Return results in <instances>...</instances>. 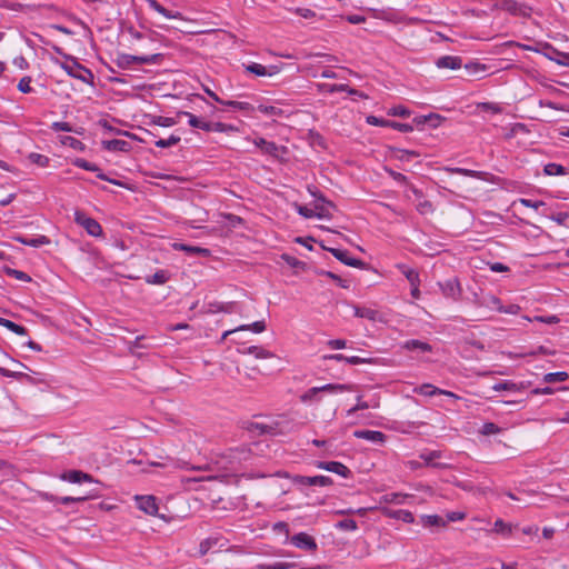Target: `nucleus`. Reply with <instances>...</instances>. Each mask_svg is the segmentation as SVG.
<instances>
[{"label":"nucleus","instance_id":"obj_44","mask_svg":"<svg viewBox=\"0 0 569 569\" xmlns=\"http://www.w3.org/2000/svg\"><path fill=\"white\" fill-rule=\"evenodd\" d=\"M167 280H168V276H167V272L163 270H159L156 273H153L152 276L147 278V282L151 283V284H163L164 282H167Z\"/></svg>","mask_w":569,"mask_h":569},{"label":"nucleus","instance_id":"obj_56","mask_svg":"<svg viewBox=\"0 0 569 569\" xmlns=\"http://www.w3.org/2000/svg\"><path fill=\"white\" fill-rule=\"evenodd\" d=\"M550 59L560 66H569V53L555 50V57H550Z\"/></svg>","mask_w":569,"mask_h":569},{"label":"nucleus","instance_id":"obj_1","mask_svg":"<svg viewBox=\"0 0 569 569\" xmlns=\"http://www.w3.org/2000/svg\"><path fill=\"white\" fill-rule=\"evenodd\" d=\"M54 50L63 57V61H56L70 77L79 79L81 81H87L83 73H87L89 77H92V73L89 69L80 64L77 58L62 52L60 48H54Z\"/></svg>","mask_w":569,"mask_h":569},{"label":"nucleus","instance_id":"obj_39","mask_svg":"<svg viewBox=\"0 0 569 569\" xmlns=\"http://www.w3.org/2000/svg\"><path fill=\"white\" fill-rule=\"evenodd\" d=\"M388 516H390L395 519H399L406 523H412L415 521V517H413L412 512H410L408 510L392 511V512L388 513Z\"/></svg>","mask_w":569,"mask_h":569},{"label":"nucleus","instance_id":"obj_27","mask_svg":"<svg viewBox=\"0 0 569 569\" xmlns=\"http://www.w3.org/2000/svg\"><path fill=\"white\" fill-rule=\"evenodd\" d=\"M402 348L408 351L430 352L432 347L421 340L412 339L403 342Z\"/></svg>","mask_w":569,"mask_h":569},{"label":"nucleus","instance_id":"obj_61","mask_svg":"<svg viewBox=\"0 0 569 569\" xmlns=\"http://www.w3.org/2000/svg\"><path fill=\"white\" fill-rule=\"evenodd\" d=\"M281 259L290 267L292 268H300V267H303L305 263L300 260H298L297 258L292 257V256H289V254H282L281 256Z\"/></svg>","mask_w":569,"mask_h":569},{"label":"nucleus","instance_id":"obj_41","mask_svg":"<svg viewBox=\"0 0 569 569\" xmlns=\"http://www.w3.org/2000/svg\"><path fill=\"white\" fill-rule=\"evenodd\" d=\"M236 131H238L237 127L233 124H230V123L212 122V126H211V132L229 133V132H236Z\"/></svg>","mask_w":569,"mask_h":569},{"label":"nucleus","instance_id":"obj_31","mask_svg":"<svg viewBox=\"0 0 569 569\" xmlns=\"http://www.w3.org/2000/svg\"><path fill=\"white\" fill-rule=\"evenodd\" d=\"M409 498V495L390 492L383 495L381 499L386 503L405 505Z\"/></svg>","mask_w":569,"mask_h":569},{"label":"nucleus","instance_id":"obj_6","mask_svg":"<svg viewBox=\"0 0 569 569\" xmlns=\"http://www.w3.org/2000/svg\"><path fill=\"white\" fill-rule=\"evenodd\" d=\"M137 508L141 511H143L146 515L149 516H158V501L154 496L146 495V496H136L134 497ZM160 518H163L160 516Z\"/></svg>","mask_w":569,"mask_h":569},{"label":"nucleus","instance_id":"obj_35","mask_svg":"<svg viewBox=\"0 0 569 569\" xmlns=\"http://www.w3.org/2000/svg\"><path fill=\"white\" fill-rule=\"evenodd\" d=\"M319 393L320 389L312 387L300 396V400L305 403L318 402L320 401Z\"/></svg>","mask_w":569,"mask_h":569},{"label":"nucleus","instance_id":"obj_63","mask_svg":"<svg viewBox=\"0 0 569 569\" xmlns=\"http://www.w3.org/2000/svg\"><path fill=\"white\" fill-rule=\"evenodd\" d=\"M549 218L560 226H567V220L569 219V213L568 212H559V213L550 216Z\"/></svg>","mask_w":569,"mask_h":569},{"label":"nucleus","instance_id":"obj_43","mask_svg":"<svg viewBox=\"0 0 569 569\" xmlns=\"http://www.w3.org/2000/svg\"><path fill=\"white\" fill-rule=\"evenodd\" d=\"M400 269L411 286L419 284V273L415 269L405 266L400 267Z\"/></svg>","mask_w":569,"mask_h":569},{"label":"nucleus","instance_id":"obj_64","mask_svg":"<svg viewBox=\"0 0 569 569\" xmlns=\"http://www.w3.org/2000/svg\"><path fill=\"white\" fill-rule=\"evenodd\" d=\"M427 119H428V124L431 127V128H437L440 126L441 121L443 120V118L438 114V113H429L427 114Z\"/></svg>","mask_w":569,"mask_h":569},{"label":"nucleus","instance_id":"obj_14","mask_svg":"<svg viewBox=\"0 0 569 569\" xmlns=\"http://www.w3.org/2000/svg\"><path fill=\"white\" fill-rule=\"evenodd\" d=\"M353 437L380 445L385 443L387 439L385 433L376 430H356Z\"/></svg>","mask_w":569,"mask_h":569},{"label":"nucleus","instance_id":"obj_23","mask_svg":"<svg viewBox=\"0 0 569 569\" xmlns=\"http://www.w3.org/2000/svg\"><path fill=\"white\" fill-rule=\"evenodd\" d=\"M183 116L188 118V123L190 127L203 130L206 132H211L212 122L206 121L188 111H184Z\"/></svg>","mask_w":569,"mask_h":569},{"label":"nucleus","instance_id":"obj_28","mask_svg":"<svg viewBox=\"0 0 569 569\" xmlns=\"http://www.w3.org/2000/svg\"><path fill=\"white\" fill-rule=\"evenodd\" d=\"M320 389V392H328L331 395L342 393L346 391H352L353 386L352 385H343V383H327L323 386L318 387Z\"/></svg>","mask_w":569,"mask_h":569},{"label":"nucleus","instance_id":"obj_24","mask_svg":"<svg viewBox=\"0 0 569 569\" xmlns=\"http://www.w3.org/2000/svg\"><path fill=\"white\" fill-rule=\"evenodd\" d=\"M222 106L229 107L233 110L242 111L247 114L256 111V106L247 101L223 100Z\"/></svg>","mask_w":569,"mask_h":569},{"label":"nucleus","instance_id":"obj_59","mask_svg":"<svg viewBox=\"0 0 569 569\" xmlns=\"http://www.w3.org/2000/svg\"><path fill=\"white\" fill-rule=\"evenodd\" d=\"M61 142L64 144V146H69L73 149H81L82 148V142L73 137H70V136H66L61 139Z\"/></svg>","mask_w":569,"mask_h":569},{"label":"nucleus","instance_id":"obj_20","mask_svg":"<svg viewBox=\"0 0 569 569\" xmlns=\"http://www.w3.org/2000/svg\"><path fill=\"white\" fill-rule=\"evenodd\" d=\"M242 330H251L254 333H261L266 330V322L263 320H260L251 325H241L232 330H227L222 335V340L227 339V337H229L230 335Z\"/></svg>","mask_w":569,"mask_h":569},{"label":"nucleus","instance_id":"obj_29","mask_svg":"<svg viewBox=\"0 0 569 569\" xmlns=\"http://www.w3.org/2000/svg\"><path fill=\"white\" fill-rule=\"evenodd\" d=\"M440 457H441V452L437 451V450L422 452L420 455V458L423 460L426 466H431V467H436V468H446L447 465L437 462V459H439Z\"/></svg>","mask_w":569,"mask_h":569},{"label":"nucleus","instance_id":"obj_62","mask_svg":"<svg viewBox=\"0 0 569 569\" xmlns=\"http://www.w3.org/2000/svg\"><path fill=\"white\" fill-rule=\"evenodd\" d=\"M479 108L483 111H490L492 113H500L501 112V108L499 104L497 103H492V102H482L479 104Z\"/></svg>","mask_w":569,"mask_h":569},{"label":"nucleus","instance_id":"obj_54","mask_svg":"<svg viewBox=\"0 0 569 569\" xmlns=\"http://www.w3.org/2000/svg\"><path fill=\"white\" fill-rule=\"evenodd\" d=\"M388 128H392L399 132H411L413 130V127L409 123H401V122H396V121H390L389 120V124H388Z\"/></svg>","mask_w":569,"mask_h":569},{"label":"nucleus","instance_id":"obj_51","mask_svg":"<svg viewBox=\"0 0 569 569\" xmlns=\"http://www.w3.org/2000/svg\"><path fill=\"white\" fill-rule=\"evenodd\" d=\"M330 252L333 254L335 258H337L338 260L345 262L346 264L348 266H356V261L355 260H349L347 258V251H343V250H340V249H330Z\"/></svg>","mask_w":569,"mask_h":569},{"label":"nucleus","instance_id":"obj_53","mask_svg":"<svg viewBox=\"0 0 569 569\" xmlns=\"http://www.w3.org/2000/svg\"><path fill=\"white\" fill-rule=\"evenodd\" d=\"M501 431V429L493 422H486L483 423L480 432L483 435V436H492V435H497Z\"/></svg>","mask_w":569,"mask_h":569},{"label":"nucleus","instance_id":"obj_46","mask_svg":"<svg viewBox=\"0 0 569 569\" xmlns=\"http://www.w3.org/2000/svg\"><path fill=\"white\" fill-rule=\"evenodd\" d=\"M370 407V405L367 401L362 400L361 396L357 397V405L346 411L347 417H353L355 413L359 410H366Z\"/></svg>","mask_w":569,"mask_h":569},{"label":"nucleus","instance_id":"obj_48","mask_svg":"<svg viewBox=\"0 0 569 569\" xmlns=\"http://www.w3.org/2000/svg\"><path fill=\"white\" fill-rule=\"evenodd\" d=\"M152 123L159 127L169 128L176 124V120L170 117L154 116Z\"/></svg>","mask_w":569,"mask_h":569},{"label":"nucleus","instance_id":"obj_18","mask_svg":"<svg viewBox=\"0 0 569 569\" xmlns=\"http://www.w3.org/2000/svg\"><path fill=\"white\" fill-rule=\"evenodd\" d=\"M76 167L78 168H81L83 170H87V171H91V172H96L97 173V177L101 180H106V181H109V179L107 178V176L101 171V169L96 164V163H92V162H89L87 161L86 159L83 158H77L73 160L72 162ZM110 182L114 183V184H118L114 180H110Z\"/></svg>","mask_w":569,"mask_h":569},{"label":"nucleus","instance_id":"obj_9","mask_svg":"<svg viewBox=\"0 0 569 569\" xmlns=\"http://www.w3.org/2000/svg\"><path fill=\"white\" fill-rule=\"evenodd\" d=\"M160 54H151V56H133V54H122L119 57V66L127 67L132 63L138 64H150L156 63Z\"/></svg>","mask_w":569,"mask_h":569},{"label":"nucleus","instance_id":"obj_26","mask_svg":"<svg viewBox=\"0 0 569 569\" xmlns=\"http://www.w3.org/2000/svg\"><path fill=\"white\" fill-rule=\"evenodd\" d=\"M144 1L148 3V6L151 9H153L154 11H157L158 13H160L161 16H163L167 19H180L181 18L180 12H178V11L173 12V11L166 9L157 0H144Z\"/></svg>","mask_w":569,"mask_h":569},{"label":"nucleus","instance_id":"obj_25","mask_svg":"<svg viewBox=\"0 0 569 569\" xmlns=\"http://www.w3.org/2000/svg\"><path fill=\"white\" fill-rule=\"evenodd\" d=\"M104 149L109 151L129 152L131 150L130 142L122 139H112L103 142Z\"/></svg>","mask_w":569,"mask_h":569},{"label":"nucleus","instance_id":"obj_36","mask_svg":"<svg viewBox=\"0 0 569 569\" xmlns=\"http://www.w3.org/2000/svg\"><path fill=\"white\" fill-rule=\"evenodd\" d=\"M569 375L566 371L549 372L543 376V381L547 383L567 381Z\"/></svg>","mask_w":569,"mask_h":569},{"label":"nucleus","instance_id":"obj_55","mask_svg":"<svg viewBox=\"0 0 569 569\" xmlns=\"http://www.w3.org/2000/svg\"><path fill=\"white\" fill-rule=\"evenodd\" d=\"M366 122L370 126L386 127V128H388V124H389V120H386V119H382V118H379V117H376L372 114H370L366 118Z\"/></svg>","mask_w":569,"mask_h":569},{"label":"nucleus","instance_id":"obj_13","mask_svg":"<svg viewBox=\"0 0 569 569\" xmlns=\"http://www.w3.org/2000/svg\"><path fill=\"white\" fill-rule=\"evenodd\" d=\"M256 110L270 118H286L290 111L280 108L277 104L259 103L256 106Z\"/></svg>","mask_w":569,"mask_h":569},{"label":"nucleus","instance_id":"obj_2","mask_svg":"<svg viewBox=\"0 0 569 569\" xmlns=\"http://www.w3.org/2000/svg\"><path fill=\"white\" fill-rule=\"evenodd\" d=\"M247 458L248 452L246 449H230L221 457L218 463H220L229 473L233 475L239 471V466Z\"/></svg>","mask_w":569,"mask_h":569},{"label":"nucleus","instance_id":"obj_21","mask_svg":"<svg viewBox=\"0 0 569 569\" xmlns=\"http://www.w3.org/2000/svg\"><path fill=\"white\" fill-rule=\"evenodd\" d=\"M440 288L442 293L446 297L456 299L460 296L461 289L459 286V282L456 279H449L445 281L443 283H440Z\"/></svg>","mask_w":569,"mask_h":569},{"label":"nucleus","instance_id":"obj_8","mask_svg":"<svg viewBox=\"0 0 569 569\" xmlns=\"http://www.w3.org/2000/svg\"><path fill=\"white\" fill-rule=\"evenodd\" d=\"M293 483L301 487H327L332 483L331 478L327 476H295Z\"/></svg>","mask_w":569,"mask_h":569},{"label":"nucleus","instance_id":"obj_3","mask_svg":"<svg viewBox=\"0 0 569 569\" xmlns=\"http://www.w3.org/2000/svg\"><path fill=\"white\" fill-rule=\"evenodd\" d=\"M74 222L81 226L91 237L98 238L102 236L101 224L96 219L88 217L82 211H74Z\"/></svg>","mask_w":569,"mask_h":569},{"label":"nucleus","instance_id":"obj_37","mask_svg":"<svg viewBox=\"0 0 569 569\" xmlns=\"http://www.w3.org/2000/svg\"><path fill=\"white\" fill-rule=\"evenodd\" d=\"M423 526L445 527L447 521L437 515H425L421 517Z\"/></svg>","mask_w":569,"mask_h":569},{"label":"nucleus","instance_id":"obj_38","mask_svg":"<svg viewBox=\"0 0 569 569\" xmlns=\"http://www.w3.org/2000/svg\"><path fill=\"white\" fill-rule=\"evenodd\" d=\"M327 92H348L350 94H356L357 91L355 89H350L348 84L339 83V84H322L321 86Z\"/></svg>","mask_w":569,"mask_h":569},{"label":"nucleus","instance_id":"obj_42","mask_svg":"<svg viewBox=\"0 0 569 569\" xmlns=\"http://www.w3.org/2000/svg\"><path fill=\"white\" fill-rule=\"evenodd\" d=\"M181 138L176 134H171L168 139H159L154 142L158 148H169L178 144Z\"/></svg>","mask_w":569,"mask_h":569},{"label":"nucleus","instance_id":"obj_49","mask_svg":"<svg viewBox=\"0 0 569 569\" xmlns=\"http://www.w3.org/2000/svg\"><path fill=\"white\" fill-rule=\"evenodd\" d=\"M336 527L346 531H356L358 529V525L353 519H343L339 521Z\"/></svg>","mask_w":569,"mask_h":569},{"label":"nucleus","instance_id":"obj_15","mask_svg":"<svg viewBox=\"0 0 569 569\" xmlns=\"http://www.w3.org/2000/svg\"><path fill=\"white\" fill-rule=\"evenodd\" d=\"M415 392L426 396V397H431V396H436V395H445L450 398H455V399L458 398V396L455 395L453 392L439 389L430 383H425V385H421V386L415 388Z\"/></svg>","mask_w":569,"mask_h":569},{"label":"nucleus","instance_id":"obj_12","mask_svg":"<svg viewBox=\"0 0 569 569\" xmlns=\"http://www.w3.org/2000/svg\"><path fill=\"white\" fill-rule=\"evenodd\" d=\"M60 478L63 481L70 482V483H81V482H94V479L91 475L86 473L81 470H69L63 472Z\"/></svg>","mask_w":569,"mask_h":569},{"label":"nucleus","instance_id":"obj_34","mask_svg":"<svg viewBox=\"0 0 569 569\" xmlns=\"http://www.w3.org/2000/svg\"><path fill=\"white\" fill-rule=\"evenodd\" d=\"M512 529L513 527L511 523H507L501 519H497L492 531L502 535L503 537H509L512 532Z\"/></svg>","mask_w":569,"mask_h":569},{"label":"nucleus","instance_id":"obj_60","mask_svg":"<svg viewBox=\"0 0 569 569\" xmlns=\"http://www.w3.org/2000/svg\"><path fill=\"white\" fill-rule=\"evenodd\" d=\"M29 159L33 162L39 164L40 167H47L49 163L48 157L40 154V153H31Z\"/></svg>","mask_w":569,"mask_h":569},{"label":"nucleus","instance_id":"obj_5","mask_svg":"<svg viewBox=\"0 0 569 569\" xmlns=\"http://www.w3.org/2000/svg\"><path fill=\"white\" fill-rule=\"evenodd\" d=\"M243 68L247 72L252 73L257 77H273L281 71V66L270 64L263 66L257 62H249L243 64Z\"/></svg>","mask_w":569,"mask_h":569},{"label":"nucleus","instance_id":"obj_32","mask_svg":"<svg viewBox=\"0 0 569 569\" xmlns=\"http://www.w3.org/2000/svg\"><path fill=\"white\" fill-rule=\"evenodd\" d=\"M0 326L7 328L11 332L19 335V336H26L27 329L23 326H20L9 319L0 318Z\"/></svg>","mask_w":569,"mask_h":569},{"label":"nucleus","instance_id":"obj_40","mask_svg":"<svg viewBox=\"0 0 569 569\" xmlns=\"http://www.w3.org/2000/svg\"><path fill=\"white\" fill-rule=\"evenodd\" d=\"M247 353L252 355L257 359H268L272 357L270 351L257 346L249 347Z\"/></svg>","mask_w":569,"mask_h":569},{"label":"nucleus","instance_id":"obj_17","mask_svg":"<svg viewBox=\"0 0 569 569\" xmlns=\"http://www.w3.org/2000/svg\"><path fill=\"white\" fill-rule=\"evenodd\" d=\"M172 249L183 251L189 256H201V257H208L210 254V250L207 248L198 247V246H190L181 242H173L171 244Z\"/></svg>","mask_w":569,"mask_h":569},{"label":"nucleus","instance_id":"obj_52","mask_svg":"<svg viewBox=\"0 0 569 569\" xmlns=\"http://www.w3.org/2000/svg\"><path fill=\"white\" fill-rule=\"evenodd\" d=\"M485 303L490 309L497 310L499 312H501V309L503 308V305H502L501 300L499 298H497L496 296H488L486 298V302Z\"/></svg>","mask_w":569,"mask_h":569},{"label":"nucleus","instance_id":"obj_57","mask_svg":"<svg viewBox=\"0 0 569 569\" xmlns=\"http://www.w3.org/2000/svg\"><path fill=\"white\" fill-rule=\"evenodd\" d=\"M520 203L527 208H531L535 210H538L539 208L546 206V203L541 200H531L526 198L520 199Z\"/></svg>","mask_w":569,"mask_h":569},{"label":"nucleus","instance_id":"obj_4","mask_svg":"<svg viewBox=\"0 0 569 569\" xmlns=\"http://www.w3.org/2000/svg\"><path fill=\"white\" fill-rule=\"evenodd\" d=\"M289 542L298 549L313 552L318 549L316 539L307 532H298L289 538Z\"/></svg>","mask_w":569,"mask_h":569},{"label":"nucleus","instance_id":"obj_22","mask_svg":"<svg viewBox=\"0 0 569 569\" xmlns=\"http://www.w3.org/2000/svg\"><path fill=\"white\" fill-rule=\"evenodd\" d=\"M17 240L26 246L32 247V248H39L46 244L50 243V239L47 236L40 234L36 237H24L20 236L17 238Z\"/></svg>","mask_w":569,"mask_h":569},{"label":"nucleus","instance_id":"obj_47","mask_svg":"<svg viewBox=\"0 0 569 569\" xmlns=\"http://www.w3.org/2000/svg\"><path fill=\"white\" fill-rule=\"evenodd\" d=\"M526 320L528 321H539V322H542V323H547V325H556L560 321V319L555 316V315H551V316H536L535 318H530V317H525Z\"/></svg>","mask_w":569,"mask_h":569},{"label":"nucleus","instance_id":"obj_11","mask_svg":"<svg viewBox=\"0 0 569 569\" xmlns=\"http://www.w3.org/2000/svg\"><path fill=\"white\" fill-rule=\"evenodd\" d=\"M253 143L256 147H258L263 153L272 156V157H280V153L286 150L284 147L278 146L277 143L272 141H268L263 138H257L253 140Z\"/></svg>","mask_w":569,"mask_h":569},{"label":"nucleus","instance_id":"obj_58","mask_svg":"<svg viewBox=\"0 0 569 569\" xmlns=\"http://www.w3.org/2000/svg\"><path fill=\"white\" fill-rule=\"evenodd\" d=\"M31 78L30 77H23L20 79L18 83V90L23 93H30L32 91V88L30 86Z\"/></svg>","mask_w":569,"mask_h":569},{"label":"nucleus","instance_id":"obj_16","mask_svg":"<svg viewBox=\"0 0 569 569\" xmlns=\"http://www.w3.org/2000/svg\"><path fill=\"white\" fill-rule=\"evenodd\" d=\"M353 313L356 317L365 318V319H368L371 321H381L382 320L381 313L372 307L353 306Z\"/></svg>","mask_w":569,"mask_h":569},{"label":"nucleus","instance_id":"obj_30","mask_svg":"<svg viewBox=\"0 0 569 569\" xmlns=\"http://www.w3.org/2000/svg\"><path fill=\"white\" fill-rule=\"evenodd\" d=\"M492 389L495 391L505 390V391H510V392H518V391H521L522 389H525V383L523 382L517 383V382L507 380V381H502V382H498V383L493 385Z\"/></svg>","mask_w":569,"mask_h":569},{"label":"nucleus","instance_id":"obj_19","mask_svg":"<svg viewBox=\"0 0 569 569\" xmlns=\"http://www.w3.org/2000/svg\"><path fill=\"white\" fill-rule=\"evenodd\" d=\"M436 66L439 69L458 70L462 66V60L456 56H443L437 59Z\"/></svg>","mask_w":569,"mask_h":569},{"label":"nucleus","instance_id":"obj_33","mask_svg":"<svg viewBox=\"0 0 569 569\" xmlns=\"http://www.w3.org/2000/svg\"><path fill=\"white\" fill-rule=\"evenodd\" d=\"M543 172L547 176H565L568 169L559 163L550 162L543 167Z\"/></svg>","mask_w":569,"mask_h":569},{"label":"nucleus","instance_id":"obj_10","mask_svg":"<svg viewBox=\"0 0 569 569\" xmlns=\"http://www.w3.org/2000/svg\"><path fill=\"white\" fill-rule=\"evenodd\" d=\"M316 466L319 469L339 475L342 478H349L351 475L349 468L339 461H319Z\"/></svg>","mask_w":569,"mask_h":569},{"label":"nucleus","instance_id":"obj_45","mask_svg":"<svg viewBox=\"0 0 569 569\" xmlns=\"http://www.w3.org/2000/svg\"><path fill=\"white\" fill-rule=\"evenodd\" d=\"M388 114L392 116V117L408 118V117H410L411 111L408 108L399 104V106H395V107L390 108L388 110Z\"/></svg>","mask_w":569,"mask_h":569},{"label":"nucleus","instance_id":"obj_7","mask_svg":"<svg viewBox=\"0 0 569 569\" xmlns=\"http://www.w3.org/2000/svg\"><path fill=\"white\" fill-rule=\"evenodd\" d=\"M499 8L519 17H529L531 13V8L529 6L517 0H500Z\"/></svg>","mask_w":569,"mask_h":569},{"label":"nucleus","instance_id":"obj_50","mask_svg":"<svg viewBox=\"0 0 569 569\" xmlns=\"http://www.w3.org/2000/svg\"><path fill=\"white\" fill-rule=\"evenodd\" d=\"M219 311L224 313H240V306L237 302H226L219 306Z\"/></svg>","mask_w":569,"mask_h":569}]
</instances>
